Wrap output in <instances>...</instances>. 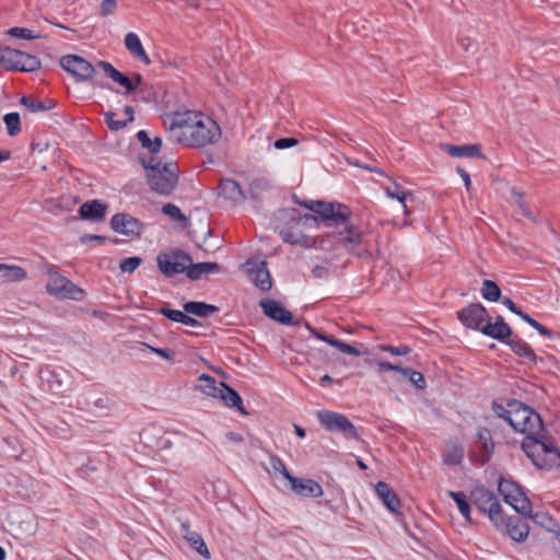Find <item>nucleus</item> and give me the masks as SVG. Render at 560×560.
<instances>
[{"instance_id":"nucleus-1","label":"nucleus","mask_w":560,"mask_h":560,"mask_svg":"<svg viewBox=\"0 0 560 560\" xmlns=\"http://www.w3.org/2000/svg\"><path fill=\"white\" fill-rule=\"evenodd\" d=\"M170 139L187 147H206L221 138V128L211 117L198 110L176 112L164 118Z\"/></svg>"},{"instance_id":"nucleus-2","label":"nucleus","mask_w":560,"mask_h":560,"mask_svg":"<svg viewBox=\"0 0 560 560\" xmlns=\"http://www.w3.org/2000/svg\"><path fill=\"white\" fill-rule=\"evenodd\" d=\"M495 413L503 418L516 431L528 438L530 435H540L542 431V421L540 416L533 409L520 401L512 400L506 407L494 405Z\"/></svg>"},{"instance_id":"nucleus-3","label":"nucleus","mask_w":560,"mask_h":560,"mask_svg":"<svg viewBox=\"0 0 560 560\" xmlns=\"http://www.w3.org/2000/svg\"><path fill=\"white\" fill-rule=\"evenodd\" d=\"M522 448L532 463L542 469H552L560 466V452L551 440L544 434L530 435L522 442Z\"/></svg>"},{"instance_id":"nucleus-4","label":"nucleus","mask_w":560,"mask_h":560,"mask_svg":"<svg viewBox=\"0 0 560 560\" xmlns=\"http://www.w3.org/2000/svg\"><path fill=\"white\" fill-rule=\"evenodd\" d=\"M147 171L150 188L159 195H171L178 182V170L175 163H162L151 160L142 162Z\"/></svg>"},{"instance_id":"nucleus-5","label":"nucleus","mask_w":560,"mask_h":560,"mask_svg":"<svg viewBox=\"0 0 560 560\" xmlns=\"http://www.w3.org/2000/svg\"><path fill=\"white\" fill-rule=\"evenodd\" d=\"M289 226L280 231L282 240L290 244L302 246L317 245L318 241H312L304 235L306 230L318 225V218L314 214H300L295 209L288 212Z\"/></svg>"},{"instance_id":"nucleus-6","label":"nucleus","mask_w":560,"mask_h":560,"mask_svg":"<svg viewBox=\"0 0 560 560\" xmlns=\"http://www.w3.org/2000/svg\"><path fill=\"white\" fill-rule=\"evenodd\" d=\"M48 281L45 285L46 292L58 300L82 301L85 291L73 283L70 279L57 271H48Z\"/></svg>"},{"instance_id":"nucleus-7","label":"nucleus","mask_w":560,"mask_h":560,"mask_svg":"<svg viewBox=\"0 0 560 560\" xmlns=\"http://www.w3.org/2000/svg\"><path fill=\"white\" fill-rule=\"evenodd\" d=\"M0 65L8 70L24 72H32L40 67L35 56L9 47H0Z\"/></svg>"},{"instance_id":"nucleus-8","label":"nucleus","mask_w":560,"mask_h":560,"mask_svg":"<svg viewBox=\"0 0 560 560\" xmlns=\"http://www.w3.org/2000/svg\"><path fill=\"white\" fill-rule=\"evenodd\" d=\"M475 505L483 513H487L495 527L501 528L504 523L502 508L495 495L485 487H478L471 492Z\"/></svg>"},{"instance_id":"nucleus-9","label":"nucleus","mask_w":560,"mask_h":560,"mask_svg":"<svg viewBox=\"0 0 560 560\" xmlns=\"http://www.w3.org/2000/svg\"><path fill=\"white\" fill-rule=\"evenodd\" d=\"M499 492L504 501L517 513L529 515L532 504L520 485L513 480L501 478L499 481Z\"/></svg>"},{"instance_id":"nucleus-10","label":"nucleus","mask_w":560,"mask_h":560,"mask_svg":"<svg viewBox=\"0 0 560 560\" xmlns=\"http://www.w3.org/2000/svg\"><path fill=\"white\" fill-rule=\"evenodd\" d=\"M305 208L318 214L324 222H330L338 228V223H342L350 217V210L342 203L324 202L310 200L303 203Z\"/></svg>"},{"instance_id":"nucleus-11","label":"nucleus","mask_w":560,"mask_h":560,"mask_svg":"<svg viewBox=\"0 0 560 560\" xmlns=\"http://www.w3.org/2000/svg\"><path fill=\"white\" fill-rule=\"evenodd\" d=\"M305 208L318 214L324 222H330L338 228V223H342L350 217V210L342 203L324 202L310 200L303 203Z\"/></svg>"},{"instance_id":"nucleus-12","label":"nucleus","mask_w":560,"mask_h":560,"mask_svg":"<svg viewBox=\"0 0 560 560\" xmlns=\"http://www.w3.org/2000/svg\"><path fill=\"white\" fill-rule=\"evenodd\" d=\"M158 267L166 277H173L178 273L186 272L190 266L191 258L183 250H171L159 254Z\"/></svg>"},{"instance_id":"nucleus-13","label":"nucleus","mask_w":560,"mask_h":560,"mask_svg":"<svg viewBox=\"0 0 560 560\" xmlns=\"http://www.w3.org/2000/svg\"><path fill=\"white\" fill-rule=\"evenodd\" d=\"M317 419L327 430L339 431L347 438H354L357 435L354 425L341 413L320 410L317 412Z\"/></svg>"},{"instance_id":"nucleus-14","label":"nucleus","mask_w":560,"mask_h":560,"mask_svg":"<svg viewBox=\"0 0 560 560\" xmlns=\"http://www.w3.org/2000/svg\"><path fill=\"white\" fill-rule=\"evenodd\" d=\"M60 63L67 72L71 73L77 79V81L90 80L95 72L94 67L88 60L77 55L62 57Z\"/></svg>"},{"instance_id":"nucleus-15","label":"nucleus","mask_w":560,"mask_h":560,"mask_svg":"<svg viewBox=\"0 0 560 560\" xmlns=\"http://www.w3.org/2000/svg\"><path fill=\"white\" fill-rule=\"evenodd\" d=\"M247 275L250 281L261 291H269L272 287L271 277L264 260H248Z\"/></svg>"},{"instance_id":"nucleus-16","label":"nucleus","mask_w":560,"mask_h":560,"mask_svg":"<svg viewBox=\"0 0 560 560\" xmlns=\"http://www.w3.org/2000/svg\"><path fill=\"white\" fill-rule=\"evenodd\" d=\"M97 67L102 68L104 72L116 83L125 88L126 93L135 91L141 83L142 78L139 73H132L131 77H127L113 67L107 61H100Z\"/></svg>"},{"instance_id":"nucleus-17","label":"nucleus","mask_w":560,"mask_h":560,"mask_svg":"<svg viewBox=\"0 0 560 560\" xmlns=\"http://www.w3.org/2000/svg\"><path fill=\"white\" fill-rule=\"evenodd\" d=\"M376 366L380 372L394 371L400 373L402 376L408 378V381L418 389H424L427 387V382L423 374L418 371L409 368H402L400 364L390 363L383 360L376 361Z\"/></svg>"},{"instance_id":"nucleus-18","label":"nucleus","mask_w":560,"mask_h":560,"mask_svg":"<svg viewBox=\"0 0 560 560\" xmlns=\"http://www.w3.org/2000/svg\"><path fill=\"white\" fill-rule=\"evenodd\" d=\"M458 319L467 328L480 329L487 318V311L481 304H470L457 314Z\"/></svg>"},{"instance_id":"nucleus-19","label":"nucleus","mask_w":560,"mask_h":560,"mask_svg":"<svg viewBox=\"0 0 560 560\" xmlns=\"http://www.w3.org/2000/svg\"><path fill=\"white\" fill-rule=\"evenodd\" d=\"M336 237L347 249H353L361 243L362 233L357 226L351 224L348 219H346L342 223H338Z\"/></svg>"},{"instance_id":"nucleus-20","label":"nucleus","mask_w":560,"mask_h":560,"mask_svg":"<svg viewBox=\"0 0 560 560\" xmlns=\"http://www.w3.org/2000/svg\"><path fill=\"white\" fill-rule=\"evenodd\" d=\"M112 228L115 232L132 236L141 232V223L136 218L127 213H117L112 218Z\"/></svg>"},{"instance_id":"nucleus-21","label":"nucleus","mask_w":560,"mask_h":560,"mask_svg":"<svg viewBox=\"0 0 560 560\" xmlns=\"http://www.w3.org/2000/svg\"><path fill=\"white\" fill-rule=\"evenodd\" d=\"M107 206L100 200L84 202L79 209L80 219L92 222L105 220Z\"/></svg>"},{"instance_id":"nucleus-22","label":"nucleus","mask_w":560,"mask_h":560,"mask_svg":"<svg viewBox=\"0 0 560 560\" xmlns=\"http://www.w3.org/2000/svg\"><path fill=\"white\" fill-rule=\"evenodd\" d=\"M260 306L268 317L277 320L281 324H290L292 320V315L289 311H287L281 303L266 299L260 301Z\"/></svg>"},{"instance_id":"nucleus-23","label":"nucleus","mask_w":560,"mask_h":560,"mask_svg":"<svg viewBox=\"0 0 560 560\" xmlns=\"http://www.w3.org/2000/svg\"><path fill=\"white\" fill-rule=\"evenodd\" d=\"M291 489L299 495L318 498L323 495V489L319 483L312 479H290Z\"/></svg>"},{"instance_id":"nucleus-24","label":"nucleus","mask_w":560,"mask_h":560,"mask_svg":"<svg viewBox=\"0 0 560 560\" xmlns=\"http://www.w3.org/2000/svg\"><path fill=\"white\" fill-rule=\"evenodd\" d=\"M220 195L233 202L234 205L242 203L246 199L241 185L231 178L222 179L219 185Z\"/></svg>"},{"instance_id":"nucleus-25","label":"nucleus","mask_w":560,"mask_h":560,"mask_svg":"<svg viewBox=\"0 0 560 560\" xmlns=\"http://www.w3.org/2000/svg\"><path fill=\"white\" fill-rule=\"evenodd\" d=\"M442 150L453 158H479L485 159L481 151V145L477 143L455 145V144H442Z\"/></svg>"},{"instance_id":"nucleus-26","label":"nucleus","mask_w":560,"mask_h":560,"mask_svg":"<svg viewBox=\"0 0 560 560\" xmlns=\"http://www.w3.org/2000/svg\"><path fill=\"white\" fill-rule=\"evenodd\" d=\"M307 330L317 339L327 342L328 345L337 348L342 353L359 357L361 352L353 346L346 343L339 339L334 338L332 336H327L315 328H313L311 325H306Z\"/></svg>"},{"instance_id":"nucleus-27","label":"nucleus","mask_w":560,"mask_h":560,"mask_svg":"<svg viewBox=\"0 0 560 560\" xmlns=\"http://www.w3.org/2000/svg\"><path fill=\"white\" fill-rule=\"evenodd\" d=\"M481 332L486 336L504 341L512 335V329L504 323L502 317H498L494 323L488 322L481 328Z\"/></svg>"},{"instance_id":"nucleus-28","label":"nucleus","mask_w":560,"mask_h":560,"mask_svg":"<svg viewBox=\"0 0 560 560\" xmlns=\"http://www.w3.org/2000/svg\"><path fill=\"white\" fill-rule=\"evenodd\" d=\"M105 120L112 130H119L133 120V108L126 106L122 113L107 112L105 113Z\"/></svg>"},{"instance_id":"nucleus-29","label":"nucleus","mask_w":560,"mask_h":560,"mask_svg":"<svg viewBox=\"0 0 560 560\" xmlns=\"http://www.w3.org/2000/svg\"><path fill=\"white\" fill-rule=\"evenodd\" d=\"M376 494L382 500L384 505L392 513H399L400 509V500L397 495L392 491L389 486L383 481H380L375 487Z\"/></svg>"},{"instance_id":"nucleus-30","label":"nucleus","mask_w":560,"mask_h":560,"mask_svg":"<svg viewBox=\"0 0 560 560\" xmlns=\"http://www.w3.org/2000/svg\"><path fill=\"white\" fill-rule=\"evenodd\" d=\"M199 384L196 385L195 389L212 398H218L223 388L224 383H218L214 377L208 374H201L198 376Z\"/></svg>"},{"instance_id":"nucleus-31","label":"nucleus","mask_w":560,"mask_h":560,"mask_svg":"<svg viewBox=\"0 0 560 560\" xmlns=\"http://www.w3.org/2000/svg\"><path fill=\"white\" fill-rule=\"evenodd\" d=\"M125 46L133 57H136L137 59H139L140 61H142L145 65L151 63V60H150L149 56L147 55V52L141 44V40L136 33L130 32V33L126 34Z\"/></svg>"},{"instance_id":"nucleus-32","label":"nucleus","mask_w":560,"mask_h":560,"mask_svg":"<svg viewBox=\"0 0 560 560\" xmlns=\"http://www.w3.org/2000/svg\"><path fill=\"white\" fill-rule=\"evenodd\" d=\"M527 517L532 518L535 524L541 526L546 530L556 534L557 539L560 541V525L546 512L537 511L529 512Z\"/></svg>"},{"instance_id":"nucleus-33","label":"nucleus","mask_w":560,"mask_h":560,"mask_svg":"<svg viewBox=\"0 0 560 560\" xmlns=\"http://www.w3.org/2000/svg\"><path fill=\"white\" fill-rule=\"evenodd\" d=\"M464 447L457 441L447 442L444 455L443 464L447 466H455L462 463L464 458Z\"/></svg>"},{"instance_id":"nucleus-34","label":"nucleus","mask_w":560,"mask_h":560,"mask_svg":"<svg viewBox=\"0 0 560 560\" xmlns=\"http://www.w3.org/2000/svg\"><path fill=\"white\" fill-rule=\"evenodd\" d=\"M217 399L222 400V402L230 408H235L242 415H247L246 410L243 407V400L241 396L226 384H224L223 388H221V393Z\"/></svg>"},{"instance_id":"nucleus-35","label":"nucleus","mask_w":560,"mask_h":560,"mask_svg":"<svg viewBox=\"0 0 560 560\" xmlns=\"http://www.w3.org/2000/svg\"><path fill=\"white\" fill-rule=\"evenodd\" d=\"M182 535L183 537L190 544V546L202 557L209 558L210 552L201 538V536L189 529L188 526L183 525L182 526Z\"/></svg>"},{"instance_id":"nucleus-36","label":"nucleus","mask_w":560,"mask_h":560,"mask_svg":"<svg viewBox=\"0 0 560 560\" xmlns=\"http://www.w3.org/2000/svg\"><path fill=\"white\" fill-rule=\"evenodd\" d=\"M503 525H505L510 537L515 541H524L528 536V525L518 518H510L506 523L504 522Z\"/></svg>"},{"instance_id":"nucleus-37","label":"nucleus","mask_w":560,"mask_h":560,"mask_svg":"<svg viewBox=\"0 0 560 560\" xmlns=\"http://www.w3.org/2000/svg\"><path fill=\"white\" fill-rule=\"evenodd\" d=\"M220 270V266L217 262H199L192 264L187 269V277L191 280H198L205 275L214 273Z\"/></svg>"},{"instance_id":"nucleus-38","label":"nucleus","mask_w":560,"mask_h":560,"mask_svg":"<svg viewBox=\"0 0 560 560\" xmlns=\"http://www.w3.org/2000/svg\"><path fill=\"white\" fill-rule=\"evenodd\" d=\"M184 311L195 316L208 317L218 312V307L203 302H187L184 304Z\"/></svg>"},{"instance_id":"nucleus-39","label":"nucleus","mask_w":560,"mask_h":560,"mask_svg":"<svg viewBox=\"0 0 560 560\" xmlns=\"http://www.w3.org/2000/svg\"><path fill=\"white\" fill-rule=\"evenodd\" d=\"M511 349L520 357L526 358L529 361H536V354L528 343L522 339L513 338L508 341Z\"/></svg>"},{"instance_id":"nucleus-40","label":"nucleus","mask_w":560,"mask_h":560,"mask_svg":"<svg viewBox=\"0 0 560 560\" xmlns=\"http://www.w3.org/2000/svg\"><path fill=\"white\" fill-rule=\"evenodd\" d=\"M269 474L275 477V478H278L279 476L283 477L284 479H287L288 481H290V479L293 477L290 471L288 470L285 464L282 462V459L276 455H271L269 457Z\"/></svg>"},{"instance_id":"nucleus-41","label":"nucleus","mask_w":560,"mask_h":560,"mask_svg":"<svg viewBox=\"0 0 560 560\" xmlns=\"http://www.w3.org/2000/svg\"><path fill=\"white\" fill-rule=\"evenodd\" d=\"M20 102L32 113L45 112L55 106L54 101L43 102L28 96H23Z\"/></svg>"},{"instance_id":"nucleus-42","label":"nucleus","mask_w":560,"mask_h":560,"mask_svg":"<svg viewBox=\"0 0 560 560\" xmlns=\"http://www.w3.org/2000/svg\"><path fill=\"white\" fill-rule=\"evenodd\" d=\"M137 138L140 141L141 145L148 149L151 153H156L160 151L162 145V139L160 137L150 139L149 135L144 130H140L137 133Z\"/></svg>"},{"instance_id":"nucleus-43","label":"nucleus","mask_w":560,"mask_h":560,"mask_svg":"<svg viewBox=\"0 0 560 560\" xmlns=\"http://www.w3.org/2000/svg\"><path fill=\"white\" fill-rule=\"evenodd\" d=\"M448 495L455 501L462 515L470 522V505L463 492L448 491Z\"/></svg>"},{"instance_id":"nucleus-44","label":"nucleus","mask_w":560,"mask_h":560,"mask_svg":"<svg viewBox=\"0 0 560 560\" xmlns=\"http://www.w3.org/2000/svg\"><path fill=\"white\" fill-rule=\"evenodd\" d=\"M271 182L265 177H258L252 180L249 194L253 198H258L264 191L271 189Z\"/></svg>"},{"instance_id":"nucleus-45","label":"nucleus","mask_w":560,"mask_h":560,"mask_svg":"<svg viewBox=\"0 0 560 560\" xmlns=\"http://www.w3.org/2000/svg\"><path fill=\"white\" fill-rule=\"evenodd\" d=\"M482 298L495 302L500 299L501 290L495 282L491 280H485L481 289Z\"/></svg>"},{"instance_id":"nucleus-46","label":"nucleus","mask_w":560,"mask_h":560,"mask_svg":"<svg viewBox=\"0 0 560 560\" xmlns=\"http://www.w3.org/2000/svg\"><path fill=\"white\" fill-rule=\"evenodd\" d=\"M3 278L5 282H22L27 278V271L23 267L10 265Z\"/></svg>"},{"instance_id":"nucleus-47","label":"nucleus","mask_w":560,"mask_h":560,"mask_svg":"<svg viewBox=\"0 0 560 560\" xmlns=\"http://www.w3.org/2000/svg\"><path fill=\"white\" fill-rule=\"evenodd\" d=\"M479 442L483 448V460H488L492 451H493V442L490 435V432L487 429H482L478 432Z\"/></svg>"},{"instance_id":"nucleus-48","label":"nucleus","mask_w":560,"mask_h":560,"mask_svg":"<svg viewBox=\"0 0 560 560\" xmlns=\"http://www.w3.org/2000/svg\"><path fill=\"white\" fill-rule=\"evenodd\" d=\"M3 121L10 136H15L21 131V120L18 113L7 114Z\"/></svg>"},{"instance_id":"nucleus-49","label":"nucleus","mask_w":560,"mask_h":560,"mask_svg":"<svg viewBox=\"0 0 560 560\" xmlns=\"http://www.w3.org/2000/svg\"><path fill=\"white\" fill-rule=\"evenodd\" d=\"M520 317L523 320H525L528 325H530L534 329H536L540 335L548 337V338L552 337L551 330H549L547 327L542 326L536 319L530 317L527 313L523 312Z\"/></svg>"},{"instance_id":"nucleus-50","label":"nucleus","mask_w":560,"mask_h":560,"mask_svg":"<svg viewBox=\"0 0 560 560\" xmlns=\"http://www.w3.org/2000/svg\"><path fill=\"white\" fill-rule=\"evenodd\" d=\"M141 261L140 257H128L120 261L119 268L122 272L131 273L140 266Z\"/></svg>"},{"instance_id":"nucleus-51","label":"nucleus","mask_w":560,"mask_h":560,"mask_svg":"<svg viewBox=\"0 0 560 560\" xmlns=\"http://www.w3.org/2000/svg\"><path fill=\"white\" fill-rule=\"evenodd\" d=\"M9 34L13 37L23 39H34L39 37L38 35L33 34L31 30L24 27H12L9 30Z\"/></svg>"},{"instance_id":"nucleus-52","label":"nucleus","mask_w":560,"mask_h":560,"mask_svg":"<svg viewBox=\"0 0 560 560\" xmlns=\"http://www.w3.org/2000/svg\"><path fill=\"white\" fill-rule=\"evenodd\" d=\"M162 211L164 214L168 215L170 218L174 220H185L184 214L182 213L180 209L173 205V203H166L163 206Z\"/></svg>"},{"instance_id":"nucleus-53","label":"nucleus","mask_w":560,"mask_h":560,"mask_svg":"<svg viewBox=\"0 0 560 560\" xmlns=\"http://www.w3.org/2000/svg\"><path fill=\"white\" fill-rule=\"evenodd\" d=\"M378 348L382 351L388 352V353H390L393 355H407L411 351L408 346L394 347V346L382 345Z\"/></svg>"},{"instance_id":"nucleus-54","label":"nucleus","mask_w":560,"mask_h":560,"mask_svg":"<svg viewBox=\"0 0 560 560\" xmlns=\"http://www.w3.org/2000/svg\"><path fill=\"white\" fill-rule=\"evenodd\" d=\"M160 314L164 315L165 317H167L168 319L173 320V322H177L179 323L180 319H182V316L184 314V312L182 311H177V310H172V308H168V307H162L160 308L159 311Z\"/></svg>"},{"instance_id":"nucleus-55","label":"nucleus","mask_w":560,"mask_h":560,"mask_svg":"<svg viewBox=\"0 0 560 560\" xmlns=\"http://www.w3.org/2000/svg\"><path fill=\"white\" fill-rule=\"evenodd\" d=\"M105 241H106V237L101 236V235L84 234V235L80 236V243L83 245H88V244H91L94 242H96L98 244H104Z\"/></svg>"},{"instance_id":"nucleus-56","label":"nucleus","mask_w":560,"mask_h":560,"mask_svg":"<svg viewBox=\"0 0 560 560\" xmlns=\"http://www.w3.org/2000/svg\"><path fill=\"white\" fill-rule=\"evenodd\" d=\"M295 144H298V140L295 138H281L275 142V148L278 150H283L294 147Z\"/></svg>"},{"instance_id":"nucleus-57","label":"nucleus","mask_w":560,"mask_h":560,"mask_svg":"<svg viewBox=\"0 0 560 560\" xmlns=\"http://www.w3.org/2000/svg\"><path fill=\"white\" fill-rule=\"evenodd\" d=\"M116 9L115 0H102L101 2V13L102 15H108L114 13Z\"/></svg>"},{"instance_id":"nucleus-58","label":"nucleus","mask_w":560,"mask_h":560,"mask_svg":"<svg viewBox=\"0 0 560 560\" xmlns=\"http://www.w3.org/2000/svg\"><path fill=\"white\" fill-rule=\"evenodd\" d=\"M150 350L158 355L162 357L165 360L173 361L174 359V352L170 349H163V348H154L149 346Z\"/></svg>"},{"instance_id":"nucleus-59","label":"nucleus","mask_w":560,"mask_h":560,"mask_svg":"<svg viewBox=\"0 0 560 560\" xmlns=\"http://www.w3.org/2000/svg\"><path fill=\"white\" fill-rule=\"evenodd\" d=\"M502 303L517 316H521V314L523 313V311L520 310L510 298H503Z\"/></svg>"},{"instance_id":"nucleus-60","label":"nucleus","mask_w":560,"mask_h":560,"mask_svg":"<svg viewBox=\"0 0 560 560\" xmlns=\"http://www.w3.org/2000/svg\"><path fill=\"white\" fill-rule=\"evenodd\" d=\"M404 189L397 185V184H394V187H386L385 188V192L387 195V197L394 199L395 197H398L400 195V192H402Z\"/></svg>"},{"instance_id":"nucleus-61","label":"nucleus","mask_w":560,"mask_h":560,"mask_svg":"<svg viewBox=\"0 0 560 560\" xmlns=\"http://www.w3.org/2000/svg\"><path fill=\"white\" fill-rule=\"evenodd\" d=\"M179 323H182L186 326H190V327H199L200 326V323L197 319L190 317L186 312L183 314Z\"/></svg>"},{"instance_id":"nucleus-62","label":"nucleus","mask_w":560,"mask_h":560,"mask_svg":"<svg viewBox=\"0 0 560 560\" xmlns=\"http://www.w3.org/2000/svg\"><path fill=\"white\" fill-rule=\"evenodd\" d=\"M511 192H512L513 201H514V203L516 205V207H517L518 205H521V203L525 202V201H524V196H523V192H522V191H520V190H518V189H516V188H512Z\"/></svg>"},{"instance_id":"nucleus-63","label":"nucleus","mask_w":560,"mask_h":560,"mask_svg":"<svg viewBox=\"0 0 560 560\" xmlns=\"http://www.w3.org/2000/svg\"><path fill=\"white\" fill-rule=\"evenodd\" d=\"M408 195H409V192L404 190L402 192H400V195L398 197L394 198V199L398 200L401 203L405 214L409 213V210H408L407 205H406V199H407Z\"/></svg>"},{"instance_id":"nucleus-64","label":"nucleus","mask_w":560,"mask_h":560,"mask_svg":"<svg viewBox=\"0 0 560 560\" xmlns=\"http://www.w3.org/2000/svg\"><path fill=\"white\" fill-rule=\"evenodd\" d=\"M225 436L229 441L233 443H242L244 441L243 436L235 432H228Z\"/></svg>"}]
</instances>
